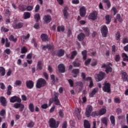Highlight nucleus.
I'll use <instances>...</instances> for the list:
<instances>
[{"label":"nucleus","mask_w":128,"mask_h":128,"mask_svg":"<svg viewBox=\"0 0 128 128\" xmlns=\"http://www.w3.org/2000/svg\"><path fill=\"white\" fill-rule=\"evenodd\" d=\"M28 52V48L26 46H23L21 48V54H26Z\"/></svg>","instance_id":"nucleus-37"},{"label":"nucleus","mask_w":128,"mask_h":128,"mask_svg":"<svg viewBox=\"0 0 128 128\" xmlns=\"http://www.w3.org/2000/svg\"><path fill=\"white\" fill-rule=\"evenodd\" d=\"M63 12H64V16L65 18H67L68 14V11L66 8L64 9Z\"/></svg>","instance_id":"nucleus-52"},{"label":"nucleus","mask_w":128,"mask_h":128,"mask_svg":"<svg viewBox=\"0 0 128 128\" xmlns=\"http://www.w3.org/2000/svg\"><path fill=\"white\" fill-rule=\"evenodd\" d=\"M54 96L55 98H54V102L55 104H56V106H60V100H58V93L54 92Z\"/></svg>","instance_id":"nucleus-18"},{"label":"nucleus","mask_w":128,"mask_h":128,"mask_svg":"<svg viewBox=\"0 0 128 128\" xmlns=\"http://www.w3.org/2000/svg\"><path fill=\"white\" fill-rule=\"evenodd\" d=\"M64 54V50H60L58 51L57 56H62Z\"/></svg>","instance_id":"nucleus-27"},{"label":"nucleus","mask_w":128,"mask_h":128,"mask_svg":"<svg viewBox=\"0 0 128 128\" xmlns=\"http://www.w3.org/2000/svg\"><path fill=\"white\" fill-rule=\"evenodd\" d=\"M80 16H84L86 13V10L84 6H82L80 8Z\"/></svg>","instance_id":"nucleus-13"},{"label":"nucleus","mask_w":128,"mask_h":128,"mask_svg":"<svg viewBox=\"0 0 128 128\" xmlns=\"http://www.w3.org/2000/svg\"><path fill=\"white\" fill-rule=\"evenodd\" d=\"M4 114H6V110H4V109H2L0 112V116H4Z\"/></svg>","instance_id":"nucleus-60"},{"label":"nucleus","mask_w":128,"mask_h":128,"mask_svg":"<svg viewBox=\"0 0 128 128\" xmlns=\"http://www.w3.org/2000/svg\"><path fill=\"white\" fill-rule=\"evenodd\" d=\"M57 30L58 32H64V26H58L57 28Z\"/></svg>","instance_id":"nucleus-42"},{"label":"nucleus","mask_w":128,"mask_h":128,"mask_svg":"<svg viewBox=\"0 0 128 128\" xmlns=\"http://www.w3.org/2000/svg\"><path fill=\"white\" fill-rule=\"evenodd\" d=\"M110 66H112V64L108 63L107 65L102 64L101 68H106V74H109V72H112V68Z\"/></svg>","instance_id":"nucleus-5"},{"label":"nucleus","mask_w":128,"mask_h":128,"mask_svg":"<svg viewBox=\"0 0 128 128\" xmlns=\"http://www.w3.org/2000/svg\"><path fill=\"white\" fill-rule=\"evenodd\" d=\"M40 38L42 40H44V42H48L49 40V38H48V35H46V34H42L40 36Z\"/></svg>","instance_id":"nucleus-20"},{"label":"nucleus","mask_w":128,"mask_h":128,"mask_svg":"<svg viewBox=\"0 0 128 128\" xmlns=\"http://www.w3.org/2000/svg\"><path fill=\"white\" fill-rule=\"evenodd\" d=\"M1 32H8V29L4 26L1 27Z\"/></svg>","instance_id":"nucleus-55"},{"label":"nucleus","mask_w":128,"mask_h":128,"mask_svg":"<svg viewBox=\"0 0 128 128\" xmlns=\"http://www.w3.org/2000/svg\"><path fill=\"white\" fill-rule=\"evenodd\" d=\"M84 128H90V124L86 120H84Z\"/></svg>","instance_id":"nucleus-25"},{"label":"nucleus","mask_w":128,"mask_h":128,"mask_svg":"<svg viewBox=\"0 0 128 128\" xmlns=\"http://www.w3.org/2000/svg\"><path fill=\"white\" fill-rule=\"evenodd\" d=\"M6 74V70L3 67H0V76H4Z\"/></svg>","instance_id":"nucleus-29"},{"label":"nucleus","mask_w":128,"mask_h":128,"mask_svg":"<svg viewBox=\"0 0 128 128\" xmlns=\"http://www.w3.org/2000/svg\"><path fill=\"white\" fill-rule=\"evenodd\" d=\"M103 2H104V4H106L108 8H110V0H102Z\"/></svg>","instance_id":"nucleus-39"},{"label":"nucleus","mask_w":128,"mask_h":128,"mask_svg":"<svg viewBox=\"0 0 128 128\" xmlns=\"http://www.w3.org/2000/svg\"><path fill=\"white\" fill-rule=\"evenodd\" d=\"M86 80L87 81L90 82V85H89L90 88H92V86H94V83L92 82V78L88 77L86 78Z\"/></svg>","instance_id":"nucleus-28"},{"label":"nucleus","mask_w":128,"mask_h":128,"mask_svg":"<svg viewBox=\"0 0 128 128\" xmlns=\"http://www.w3.org/2000/svg\"><path fill=\"white\" fill-rule=\"evenodd\" d=\"M48 124L51 128H58L60 126V122L56 121L54 118H50Z\"/></svg>","instance_id":"nucleus-1"},{"label":"nucleus","mask_w":128,"mask_h":128,"mask_svg":"<svg viewBox=\"0 0 128 128\" xmlns=\"http://www.w3.org/2000/svg\"><path fill=\"white\" fill-rule=\"evenodd\" d=\"M34 122H30L28 124V128H34Z\"/></svg>","instance_id":"nucleus-49"},{"label":"nucleus","mask_w":128,"mask_h":128,"mask_svg":"<svg viewBox=\"0 0 128 128\" xmlns=\"http://www.w3.org/2000/svg\"><path fill=\"white\" fill-rule=\"evenodd\" d=\"M36 70H42V62L40 61L38 62Z\"/></svg>","instance_id":"nucleus-26"},{"label":"nucleus","mask_w":128,"mask_h":128,"mask_svg":"<svg viewBox=\"0 0 128 128\" xmlns=\"http://www.w3.org/2000/svg\"><path fill=\"white\" fill-rule=\"evenodd\" d=\"M80 112H82V109L80 108H76L75 109V114L77 116L78 120L80 118Z\"/></svg>","instance_id":"nucleus-23"},{"label":"nucleus","mask_w":128,"mask_h":128,"mask_svg":"<svg viewBox=\"0 0 128 128\" xmlns=\"http://www.w3.org/2000/svg\"><path fill=\"white\" fill-rule=\"evenodd\" d=\"M68 128V122H64L62 124V128Z\"/></svg>","instance_id":"nucleus-63"},{"label":"nucleus","mask_w":128,"mask_h":128,"mask_svg":"<svg viewBox=\"0 0 128 128\" xmlns=\"http://www.w3.org/2000/svg\"><path fill=\"white\" fill-rule=\"evenodd\" d=\"M30 36V34H28L26 36H22V38H24V40H28Z\"/></svg>","instance_id":"nucleus-56"},{"label":"nucleus","mask_w":128,"mask_h":128,"mask_svg":"<svg viewBox=\"0 0 128 128\" xmlns=\"http://www.w3.org/2000/svg\"><path fill=\"white\" fill-rule=\"evenodd\" d=\"M0 102L3 106H6V98H4V97H0Z\"/></svg>","instance_id":"nucleus-24"},{"label":"nucleus","mask_w":128,"mask_h":128,"mask_svg":"<svg viewBox=\"0 0 128 128\" xmlns=\"http://www.w3.org/2000/svg\"><path fill=\"white\" fill-rule=\"evenodd\" d=\"M120 33L119 32H118L116 34V40H120Z\"/></svg>","instance_id":"nucleus-46"},{"label":"nucleus","mask_w":128,"mask_h":128,"mask_svg":"<svg viewBox=\"0 0 128 128\" xmlns=\"http://www.w3.org/2000/svg\"><path fill=\"white\" fill-rule=\"evenodd\" d=\"M12 86L10 85L8 86V91H7V94L8 96H10V94H12Z\"/></svg>","instance_id":"nucleus-38"},{"label":"nucleus","mask_w":128,"mask_h":128,"mask_svg":"<svg viewBox=\"0 0 128 128\" xmlns=\"http://www.w3.org/2000/svg\"><path fill=\"white\" fill-rule=\"evenodd\" d=\"M108 118L106 117H104L103 118H102L101 120L102 122L105 124V126H106L107 124H108Z\"/></svg>","instance_id":"nucleus-34"},{"label":"nucleus","mask_w":128,"mask_h":128,"mask_svg":"<svg viewBox=\"0 0 128 128\" xmlns=\"http://www.w3.org/2000/svg\"><path fill=\"white\" fill-rule=\"evenodd\" d=\"M84 32H85L86 36H90V29L88 28L84 27L82 28Z\"/></svg>","instance_id":"nucleus-31"},{"label":"nucleus","mask_w":128,"mask_h":128,"mask_svg":"<svg viewBox=\"0 0 128 128\" xmlns=\"http://www.w3.org/2000/svg\"><path fill=\"white\" fill-rule=\"evenodd\" d=\"M26 85L28 88H34V82L32 80H28L26 82Z\"/></svg>","instance_id":"nucleus-19"},{"label":"nucleus","mask_w":128,"mask_h":128,"mask_svg":"<svg viewBox=\"0 0 128 128\" xmlns=\"http://www.w3.org/2000/svg\"><path fill=\"white\" fill-rule=\"evenodd\" d=\"M14 84L16 86H20L22 84V82L20 80H17L16 81Z\"/></svg>","instance_id":"nucleus-58"},{"label":"nucleus","mask_w":128,"mask_h":128,"mask_svg":"<svg viewBox=\"0 0 128 128\" xmlns=\"http://www.w3.org/2000/svg\"><path fill=\"white\" fill-rule=\"evenodd\" d=\"M110 120L113 126H114V124H116V119H114V116H112L110 117Z\"/></svg>","instance_id":"nucleus-36"},{"label":"nucleus","mask_w":128,"mask_h":128,"mask_svg":"<svg viewBox=\"0 0 128 128\" xmlns=\"http://www.w3.org/2000/svg\"><path fill=\"white\" fill-rule=\"evenodd\" d=\"M92 116H100V114H98V112H95L92 113Z\"/></svg>","instance_id":"nucleus-59"},{"label":"nucleus","mask_w":128,"mask_h":128,"mask_svg":"<svg viewBox=\"0 0 128 128\" xmlns=\"http://www.w3.org/2000/svg\"><path fill=\"white\" fill-rule=\"evenodd\" d=\"M4 52L6 54H10V49L6 48L4 50Z\"/></svg>","instance_id":"nucleus-62"},{"label":"nucleus","mask_w":128,"mask_h":128,"mask_svg":"<svg viewBox=\"0 0 128 128\" xmlns=\"http://www.w3.org/2000/svg\"><path fill=\"white\" fill-rule=\"evenodd\" d=\"M92 112V106L90 105H88L87 106L86 108V112L85 114L87 118H90V114Z\"/></svg>","instance_id":"nucleus-7"},{"label":"nucleus","mask_w":128,"mask_h":128,"mask_svg":"<svg viewBox=\"0 0 128 128\" xmlns=\"http://www.w3.org/2000/svg\"><path fill=\"white\" fill-rule=\"evenodd\" d=\"M9 40L12 42H16L18 41V38H14V37L12 35H11L9 36Z\"/></svg>","instance_id":"nucleus-35"},{"label":"nucleus","mask_w":128,"mask_h":128,"mask_svg":"<svg viewBox=\"0 0 128 128\" xmlns=\"http://www.w3.org/2000/svg\"><path fill=\"white\" fill-rule=\"evenodd\" d=\"M73 65L76 68H78V66H80V62H73Z\"/></svg>","instance_id":"nucleus-57"},{"label":"nucleus","mask_w":128,"mask_h":128,"mask_svg":"<svg viewBox=\"0 0 128 128\" xmlns=\"http://www.w3.org/2000/svg\"><path fill=\"white\" fill-rule=\"evenodd\" d=\"M24 26V23L20 22L18 24H13L12 27L15 30H18V28H22Z\"/></svg>","instance_id":"nucleus-11"},{"label":"nucleus","mask_w":128,"mask_h":128,"mask_svg":"<svg viewBox=\"0 0 128 128\" xmlns=\"http://www.w3.org/2000/svg\"><path fill=\"white\" fill-rule=\"evenodd\" d=\"M14 108H20V112H22V110H24V105L20 103H15L14 104Z\"/></svg>","instance_id":"nucleus-10"},{"label":"nucleus","mask_w":128,"mask_h":128,"mask_svg":"<svg viewBox=\"0 0 128 128\" xmlns=\"http://www.w3.org/2000/svg\"><path fill=\"white\" fill-rule=\"evenodd\" d=\"M10 43L8 42V38H6L5 46L6 48H10Z\"/></svg>","instance_id":"nucleus-50"},{"label":"nucleus","mask_w":128,"mask_h":128,"mask_svg":"<svg viewBox=\"0 0 128 128\" xmlns=\"http://www.w3.org/2000/svg\"><path fill=\"white\" fill-rule=\"evenodd\" d=\"M43 20L46 24H48V22H50L52 20V17L49 15H46L43 18Z\"/></svg>","instance_id":"nucleus-15"},{"label":"nucleus","mask_w":128,"mask_h":128,"mask_svg":"<svg viewBox=\"0 0 128 128\" xmlns=\"http://www.w3.org/2000/svg\"><path fill=\"white\" fill-rule=\"evenodd\" d=\"M106 24H108L110 22V16L106 15Z\"/></svg>","instance_id":"nucleus-44"},{"label":"nucleus","mask_w":128,"mask_h":128,"mask_svg":"<svg viewBox=\"0 0 128 128\" xmlns=\"http://www.w3.org/2000/svg\"><path fill=\"white\" fill-rule=\"evenodd\" d=\"M106 107H104V106L99 111H98L99 116H104V114H106Z\"/></svg>","instance_id":"nucleus-22"},{"label":"nucleus","mask_w":128,"mask_h":128,"mask_svg":"<svg viewBox=\"0 0 128 128\" xmlns=\"http://www.w3.org/2000/svg\"><path fill=\"white\" fill-rule=\"evenodd\" d=\"M46 84V82L42 78H39L36 82V86L38 88H40Z\"/></svg>","instance_id":"nucleus-2"},{"label":"nucleus","mask_w":128,"mask_h":128,"mask_svg":"<svg viewBox=\"0 0 128 128\" xmlns=\"http://www.w3.org/2000/svg\"><path fill=\"white\" fill-rule=\"evenodd\" d=\"M34 18L36 22H38L40 20V16L38 14H36L34 15Z\"/></svg>","instance_id":"nucleus-40"},{"label":"nucleus","mask_w":128,"mask_h":128,"mask_svg":"<svg viewBox=\"0 0 128 128\" xmlns=\"http://www.w3.org/2000/svg\"><path fill=\"white\" fill-rule=\"evenodd\" d=\"M80 72V70L78 69H74L72 70V74L74 75V78H76V74Z\"/></svg>","instance_id":"nucleus-33"},{"label":"nucleus","mask_w":128,"mask_h":128,"mask_svg":"<svg viewBox=\"0 0 128 128\" xmlns=\"http://www.w3.org/2000/svg\"><path fill=\"white\" fill-rule=\"evenodd\" d=\"M104 86L102 88L104 92H110V84L108 82L104 83Z\"/></svg>","instance_id":"nucleus-6"},{"label":"nucleus","mask_w":128,"mask_h":128,"mask_svg":"<svg viewBox=\"0 0 128 128\" xmlns=\"http://www.w3.org/2000/svg\"><path fill=\"white\" fill-rule=\"evenodd\" d=\"M5 16H10V11L8 9L6 10Z\"/></svg>","instance_id":"nucleus-51"},{"label":"nucleus","mask_w":128,"mask_h":128,"mask_svg":"<svg viewBox=\"0 0 128 128\" xmlns=\"http://www.w3.org/2000/svg\"><path fill=\"white\" fill-rule=\"evenodd\" d=\"M88 18L90 20H96L98 18V13L96 11H94L89 15Z\"/></svg>","instance_id":"nucleus-9"},{"label":"nucleus","mask_w":128,"mask_h":128,"mask_svg":"<svg viewBox=\"0 0 128 128\" xmlns=\"http://www.w3.org/2000/svg\"><path fill=\"white\" fill-rule=\"evenodd\" d=\"M114 60L116 62H120V54H116L114 57Z\"/></svg>","instance_id":"nucleus-48"},{"label":"nucleus","mask_w":128,"mask_h":128,"mask_svg":"<svg viewBox=\"0 0 128 128\" xmlns=\"http://www.w3.org/2000/svg\"><path fill=\"white\" fill-rule=\"evenodd\" d=\"M116 18L120 22H122V18H120V14H116Z\"/></svg>","instance_id":"nucleus-53"},{"label":"nucleus","mask_w":128,"mask_h":128,"mask_svg":"<svg viewBox=\"0 0 128 128\" xmlns=\"http://www.w3.org/2000/svg\"><path fill=\"white\" fill-rule=\"evenodd\" d=\"M122 44H128V38H124L122 39Z\"/></svg>","instance_id":"nucleus-54"},{"label":"nucleus","mask_w":128,"mask_h":128,"mask_svg":"<svg viewBox=\"0 0 128 128\" xmlns=\"http://www.w3.org/2000/svg\"><path fill=\"white\" fill-rule=\"evenodd\" d=\"M32 10H34V6H28L26 8L27 12H30Z\"/></svg>","instance_id":"nucleus-47"},{"label":"nucleus","mask_w":128,"mask_h":128,"mask_svg":"<svg viewBox=\"0 0 128 128\" xmlns=\"http://www.w3.org/2000/svg\"><path fill=\"white\" fill-rule=\"evenodd\" d=\"M78 52H76V51H73L72 52V55L70 56V58L71 60H73V58H74V56H76Z\"/></svg>","instance_id":"nucleus-45"},{"label":"nucleus","mask_w":128,"mask_h":128,"mask_svg":"<svg viewBox=\"0 0 128 128\" xmlns=\"http://www.w3.org/2000/svg\"><path fill=\"white\" fill-rule=\"evenodd\" d=\"M84 38H86V35L84 33H80L78 36V38L80 42H82V40H84Z\"/></svg>","instance_id":"nucleus-21"},{"label":"nucleus","mask_w":128,"mask_h":128,"mask_svg":"<svg viewBox=\"0 0 128 128\" xmlns=\"http://www.w3.org/2000/svg\"><path fill=\"white\" fill-rule=\"evenodd\" d=\"M29 110L31 112H34V106L32 103H30L29 104Z\"/></svg>","instance_id":"nucleus-32"},{"label":"nucleus","mask_w":128,"mask_h":128,"mask_svg":"<svg viewBox=\"0 0 128 128\" xmlns=\"http://www.w3.org/2000/svg\"><path fill=\"white\" fill-rule=\"evenodd\" d=\"M8 123L6 122H4L2 124V128H8Z\"/></svg>","instance_id":"nucleus-64"},{"label":"nucleus","mask_w":128,"mask_h":128,"mask_svg":"<svg viewBox=\"0 0 128 128\" xmlns=\"http://www.w3.org/2000/svg\"><path fill=\"white\" fill-rule=\"evenodd\" d=\"M106 74L102 72H100L98 74H96L94 75V78L96 82H100V80H102L104 78Z\"/></svg>","instance_id":"nucleus-3"},{"label":"nucleus","mask_w":128,"mask_h":128,"mask_svg":"<svg viewBox=\"0 0 128 128\" xmlns=\"http://www.w3.org/2000/svg\"><path fill=\"white\" fill-rule=\"evenodd\" d=\"M100 31L104 38H106L108 32V27L106 25H102L100 27Z\"/></svg>","instance_id":"nucleus-4"},{"label":"nucleus","mask_w":128,"mask_h":128,"mask_svg":"<svg viewBox=\"0 0 128 128\" xmlns=\"http://www.w3.org/2000/svg\"><path fill=\"white\" fill-rule=\"evenodd\" d=\"M22 102V99L16 96H14L10 98V102Z\"/></svg>","instance_id":"nucleus-8"},{"label":"nucleus","mask_w":128,"mask_h":128,"mask_svg":"<svg viewBox=\"0 0 128 128\" xmlns=\"http://www.w3.org/2000/svg\"><path fill=\"white\" fill-rule=\"evenodd\" d=\"M58 69L60 72H66V68L64 67V65L62 64H60L58 66Z\"/></svg>","instance_id":"nucleus-14"},{"label":"nucleus","mask_w":128,"mask_h":128,"mask_svg":"<svg viewBox=\"0 0 128 128\" xmlns=\"http://www.w3.org/2000/svg\"><path fill=\"white\" fill-rule=\"evenodd\" d=\"M24 20H28L30 18V12H24Z\"/></svg>","instance_id":"nucleus-30"},{"label":"nucleus","mask_w":128,"mask_h":128,"mask_svg":"<svg viewBox=\"0 0 128 128\" xmlns=\"http://www.w3.org/2000/svg\"><path fill=\"white\" fill-rule=\"evenodd\" d=\"M122 56L124 58V60H126V62H128V56L126 53H123L122 54Z\"/></svg>","instance_id":"nucleus-43"},{"label":"nucleus","mask_w":128,"mask_h":128,"mask_svg":"<svg viewBox=\"0 0 128 128\" xmlns=\"http://www.w3.org/2000/svg\"><path fill=\"white\" fill-rule=\"evenodd\" d=\"M82 54L83 56V59L86 60V50H84L82 52Z\"/></svg>","instance_id":"nucleus-41"},{"label":"nucleus","mask_w":128,"mask_h":128,"mask_svg":"<svg viewBox=\"0 0 128 128\" xmlns=\"http://www.w3.org/2000/svg\"><path fill=\"white\" fill-rule=\"evenodd\" d=\"M120 72L122 74V78L124 82L126 81V80H128V74H126V72L124 70H122Z\"/></svg>","instance_id":"nucleus-16"},{"label":"nucleus","mask_w":128,"mask_h":128,"mask_svg":"<svg viewBox=\"0 0 128 128\" xmlns=\"http://www.w3.org/2000/svg\"><path fill=\"white\" fill-rule=\"evenodd\" d=\"M90 62H92V59L90 58H88L87 60H86L85 61V65L86 66H88V64H90Z\"/></svg>","instance_id":"nucleus-61"},{"label":"nucleus","mask_w":128,"mask_h":128,"mask_svg":"<svg viewBox=\"0 0 128 128\" xmlns=\"http://www.w3.org/2000/svg\"><path fill=\"white\" fill-rule=\"evenodd\" d=\"M41 48L43 50H52L54 48L53 45L47 44L46 46L42 45Z\"/></svg>","instance_id":"nucleus-12"},{"label":"nucleus","mask_w":128,"mask_h":128,"mask_svg":"<svg viewBox=\"0 0 128 128\" xmlns=\"http://www.w3.org/2000/svg\"><path fill=\"white\" fill-rule=\"evenodd\" d=\"M98 92V88H96L93 89L91 92L89 94V96L90 98H92Z\"/></svg>","instance_id":"nucleus-17"}]
</instances>
